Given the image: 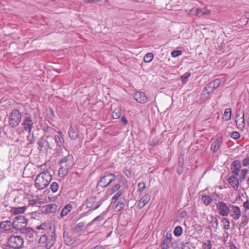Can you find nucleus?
<instances>
[{"label":"nucleus","instance_id":"f257e3e1","mask_svg":"<svg viewBox=\"0 0 249 249\" xmlns=\"http://www.w3.org/2000/svg\"><path fill=\"white\" fill-rule=\"evenodd\" d=\"M52 180V176L48 171H43L38 174L35 179V186L39 190L45 188Z\"/></svg>","mask_w":249,"mask_h":249},{"label":"nucleus","instance_id":"f03ea898","mask_svg":"<svg viewBox=\"0 0 249 249\" xmlns=\"http://www.w3.org/2000/svg\"><path fill=\"white\" fill-rule=\"evenodd\" d=\"M24 240L20 235H13L8 240L7 244L10 248L19 249L23 247Z\"/></svg>","mask_w":249,"mask_h":249},{"label":"nucleus","instance_id":"7ed1b4c3","mask_svg":"<svg viewBox=\"0 0 249 249\" xmlns=\"http://www.w3.org/2000/svg\"><path fill=\"white\" fill-rule=\"evenodd\" d=\"M27 223V220L24 216L18 215L13 219L12 227L16 230L21 231L26 227Z\"/></svg>","mask_w":249,"mask_h":249},{"label":"nucleus","instance_id":"20e7f679","mask_svg":"<svg viewBox=\"0 0 249 249\" xmlns=\"http://www.w3.org/2000/svg\"><path fill=\"white\" fill-rule=\"evenodd\" d=\"M21 115L18 110H13L9 117V124L14 127L17 126L20 122Z\"/></svg>","mask_w":249,"mask_h":249},{"label":"nucleus","instance_id":"39448f33","mask_svg":"<svg viewBox=\"0 0 249 249\" xmlns=\"http://www.w3.org/2000/svg\"><path fill=\"white\" fill-rule=\"evenodd\" d=\"M216 208L218 213L222 216H227L229 214L230 205L223 201L216 203Z\"/></svg>","mask_w":249,"mask_h":249},{"label":"nucleus","instance_id":"423d86ee","mask_svg":"<svg viewBox=\"0 0 249 249\" xmlns=\"http://www.w3.org/2000/svg\"><path fill=\"white\" fill-rule=\"evenodd\" d=\"M116 178V176L113 173H108L105 175L98 183V186L101 187L108 186Z\"/></svg>","mask_w":249,"mask_h":249},{"label":"nucleus","instance_id":"0eeeda50","mask_svg":"<svg viewBox=\"0 0 249 249\" xmlns=\"http://www.w3.org/2000/svg\"><path fill=\"white\" fill-rule=\"evenodd\" d=\"M229 214L234 220H237L241 216V211L240 208L236 205H230Z\"/></svg>","mask_w":249,"mask_h":249},{"label":"nucleus","instance_id":"6e6552de","mask_svg":"<svg viewBox=\"0 0 249 249\" xmlns=\"http://www.w3.org/2000/svg\"><path fill=\"white\" fill-rule=\"evenodd\" d=\"M244 117L245 113L244 112H238L236 115V124L237 127L241 130L243 129L245 126Z\"/></svg>","mask_w":249,"mask_h":249},{"label":"nucleus","instance_id":"1a4fd4ad","mask_svg":"<svg viewBox=\"0 0 249 249\" xmlns=\"http://www.w3.org/2000/svg\"><path fill=\"white\" fill-rule=\"evenodd\" d=\"M172 246V234L167 232L160 244L161 249H168Z\"/></svg>","mask_w":249,"mask_h":249},{"label":"nucleus","instance_id":"9d476101","mask_svg":"<svg viewBox=\"0 0 249 249\" xmlns=\"http://www.w3.org/2000/svg\"><path fill=\"white\" fill-rule=\"evenodd\" d=\"M73 166L72 163H69V164H66L61 165V167L58 170V175L60 177H64L66 176L69 170L72 168Z\"/></svg>","mask_w":249,"mask_h":249},{"label":"nucleus","instance_id":"9b49d317","mask_svg":"<svg viewBox=\"0 0 249 249\" xmlns=\"http://www.w3.org/2000/svg\"><path fill=\"white\" fill-rule=\"evenodd\" d=\"M26 231V238L29 242H34L37 241V233L32 229L27 228Z\"/></svg>","mask_w":249,"mask_h":249},{"label":"nucleus","instance_id":"f8f14e48","mask_svg":"<svg viewBox=\"0 0 249 249\" xmlns=\"http://www.w3.org/2000/svg\"><path fill=\"white\" fill-rule=\"evenodd\" d=\"M37 144L38 145V149L41 151H46L49 147V145L47 140L41 137L38 141Z\"/></svg>","mask_w":249,"mask_h":249},{"label":"nucleus","instance_id":"ddd939ff","mask_svg":"<svg viewBox=\"0 0 249 249\" xmlns=\"http://www.w3.org/2000/svg\"><path fill=\"white\" fill-rule=\"evenodd\" d=\"M241 165L240 161L234 160L231 163V170L232 172L236 176H238L240 174Z\"/></svg>","mask_w":249,"mask_h":249},{"label":"nucleus","instance_id":"4468645a","mask_svg":"<svg viewBox=\"0 0 249 249\" xmlns=\"http://www.w3.org/2000/svg\"><path fill=\"white\" fill-rule=\"evenodd\" d=\"M134 98L137 102L140 103H145L147 101L145 94L142 92H137L133 95Z\"/></svg>","mask_w":249,"mask_h":249},{"label":"nucleus","instance_id":"2eb2a0df","mask_svg":"<svg viewBox=\"0 0 249 249\" xmlns=\"http://www.w3.org/2000/svg\"><path fill=\"white\" fill-rule=\"evenodd\" d=\"M150 198V195L146 194L139 200V203L137 204V207L139 209L142 208L149 202Z\"/></svg>","mask_w":249,"mask_h":249},{"label":"nucleus","instance_id":"dca6fc26","mask_svg":"<svg viewBox=\"0 0 249 249\" xmlns=\"http://www.w3.org/2000/svg\"><path fill=\"white\" fill-rule=\"evenodd\" d=\"M12 223L9 221H2L0 223V228L5 232L11 231Z\"/></svg>","mask_w":249,"mask_h":249},{"label":"nucleus","instance_id":"f3484780","mask_svg":"<svg viewBox=\"0 0 249 249\" xmlns=\"http://www.w3.org/2000/svg\"><path fill=\"white\" fill-rule=\"evenodd\" d=\"M222 140L221 138H218L215 140L212 143L211 145V150L213 152H217L222 144Z\"/></svg>","mask_w":249,"mask_h":249},{"label":"nucleus","instance_id":"a211bd4d","mask_svg":"<svg viewBox=\"0 0 249 249\" xmlns=\"http://www.w3.org/2000/svg\"><path fill=\"white\" fill-rule=\"evenodd\" d=\"M25 130L30 133L32 129L33 123L30 118L27 117L23 123Z\"/></svg>","mask_w":249,"mask_h":249},{"label":"nucleus","instance_id":"6ab92c4d","mask_svg":"<svg viewBox=\"0 0 249 249\" xmlns=\"http://www.w3.org/2000/svg\"><path fill=\"white\" fill-rule=\"evenodd\" d=\"M58 135H55L54 137L55 143L59 147L63 145L64 139L63 138V134L61 131L58 132Z\"/></svg>","mask_w":249,"mask_h":249},{"label":"nucleus","instance_id":"aec40b11","mask_svg":"<svg viewBox=\"0 0 249 249\" xmlns=\"http://www.w3.org/2000/svg\"><path fill=\"white\" fill-rule=\"evenodd\" d=\"M229 184L235 189L237 190L239 187L238 179L236 177L231 176L228 179Z\"/></svg>","mask_w":249,"mask_h":249},{"label":"nucleus","instance_id":"412c9836","mask_svg":"<svg viewBox=\"0 0 249 249\" xmlns=\"http://www.w3.org/2000/svg\"><path fill=\"white\" fill-rule=\"evenodd\" d=\"M214 90L210 83L206 85L202 95H206V98H209V95Z\"/></svg>","mask_w":249,"mask_h":249},{"label":"nucleus","instance_id":"4be33fe9","mask_svg":"<svg viewBox=\"0 0 249 249\" xmlns=\"http://www.w3.org/2000/svg\"><path fill=\"white\" fill-rule=\"evenodd\" d=\"M56 240L55 234L54 233L52 234L50 237H48V240L46 244V248L50 249L53 245Z\"/></svg>","mask_w":249,"mask_h":249},{"label":"nucleus","instance_id":"5701e85b","mask_svg":"<svg viewBox=\"0 0 249 249\" xmlns=\"http://www.w3.org/2000/svg\"><path fill=\"white\" fill-rule=\"evenodd\" d=\"M63 238L66 244L68 246L71 245L75 242V239L72 238L68 233L64 232L63 234Z\"/></svg>","mask_w":249,"mask_h":249},{"label":"nucleus","instance_id":"b1692460","mask_svg":"<svg viewBox=\"0 0 249 249\" xmlns=\"http://www.w3.org/2000/svg\"><path fill=\"white\" fill-rule=\"evenodd\" d=\"M26 209V208L24 206L13 207L12 208V209L11 210V212L12 213L14 214L23 213L25 212Z\"/></svg>","mask_w":249,"mask_h":249},{"label":"nucleus","instance_id":"393cba45","mask_svg":"<svg viewBox=\"0 0 249 249\" xmlns=\"http://www.w3.org/2000/svg\"><path fill=\"white\" fill-rule=\"evenodd\" d=\"M69 137L71 139H76L78 135V132L76 128H73L72 126H71L68 131Z\"/></svg>","mask_w":249,"mask_h":249},{"label":"nucleus","instance_id":"a878e982","mask_svg":"<svg viewBox=\"0 0 249 249\" xmlns=\"http://www.w3.org/2000/svg\"><path fill=\"white\" fill-rule=\"evenodd\" d=\"M72 206L71 204H68L63 208L61 212V216L63 217L66 216L71 210Z\"/></svg>","mask_w":249,"mask_h":249},{"label":"nucleus","instance_id":"bb28decb","mask_svg":"<svg viewBox=\"0 0 249 249\" xmlns=\"http://www.w3.org/2000/svg\"><path fill=\"white\" fill-rule=\"evenodd\" d=\"M249 221V218L246 214H244L240 221L238 223L239 227L241 228H244L248 223Z\"/></svg>","mask_w":249,"mask_h":249},{"label":"nucleus","instance_id":"cd10ccee","mask_svg":"<svg viewBox=\"0 0 249 249\" xmlns=\"http://www.w3.org/2000/svg\"><path fill=\"white\" fill-rule=\"evenodd\" d=\"M57 208V206L56 204H49L45 206V211L47 213H53L56 211Z\"/></svg>","mask_w":249,"mask_h":249},{"label":"nucleus","instance_id":"c85d7f7f","mask_svg":"<svg viewBox=\"0 0 249 249\" xmlns=\"http://www.w3.org/2000/svg\"><path fill=\"white\" fill-rule=\"evenodd\" d=\"M72 157L71 155H68L63 158L59 162L60 165H63L66 164H69V163H72Z\"/></svg>","mask_w":249,"mask_h":249},{"label":"nucleus","instance_id":"c756f323","mask_svg":"<svg viewBox=\"0 0 249 249\" xmlns=\"http://www.w3.org/2000/svg\"><path fill=\"white\" fill-rule=\"evenodd\" d=\"M211 13V11L207 9L206 8H199L198 10V17L203 16H210Z\"/></svg>","mask_w":249,"mask_h":249},{"label":"nucleus","instance_id":"7c9ffc66","mask_svg":"<svg viewBox=\"0 0 249 249\" xmlns=\"http://www.w3.org/2000/svg\"><path fill=\"white\" fill-rule=\"evenodd\" d=\"M202 200L204 205L206 206H208L212 202L213 199L210 196L204 195L202 197Z\"/></svg>","mask_w":249,"mask_h":249},{"label":"nucleus","instance_id":"2f4dec72","mask_svg":"<svg viewBox=\"0 0 249 249\" xmlns=\"http://www.w3.org/2000/svg\"><path fill=\"white\" fill-rule=\"evenodd\" d=\"M125 200L122 201H120L118 202L117 204L115 207V212H120L125 207Z\"/></svg>","mask_w":249,"mask_h":249},{"label":"nucleus","instance_id":"473e14b6","mask_svg":"<svg viewBox=\"0 0 249 249\" xmlns=\"http://www.w3.org/2000/svg\"><path fill=\"white\" fill-rule=\"evenodd\" d=\"M85 226V223L83 222H80L78 223L73 229V231L75 232H79L83 229Z\"/></svg>","mask_w":249,"mask_h":249},{"label":"nucleus","instance_id":"72a5a7b5","mask_svg":"<svg viewBox=\"0 0 249 249\" xmlns=\"http://www.w3.org/2000/svg\"><path fill=\"white\" fill-rule=\"evenodd\" d=\"M223 229L225 230H228L230 228V223L229 220L226 218H224L222 220Z\"/></svg>","mask_w":249,"mask_h":249},{"label":"nucleus","instance_id":"f704fd0d","mask_svg":"<svg viewBox=\"0 0 249 249\" xmlns=\"http://www.w3.org/2000/svg\"><path fill=\"white\" fill-rule=\"evenodd\" d=\"M153 58V54L151 53H147L143 57V60L146 63L150 62Z\"/></svg>","mask_w":249,"mask_h":249},{"label":"nucleus","instance_id":"c9c22d12","mask_svg":"<svg viewBox=\"0 0 249 249\" xmlns=\"http://www.w3.org/2000/svg\"><path fill=\"white\" fill-rule=\"evenodd\" d=\"M59 188V185L56 182H53L50 186V189L53 193H56Z\"/></svg>","mask_w":249,"mask_h":249},{"label":"nucleus","instance_id":"e433bc0d","mask_svg":"<svg viewBox=\"0 0 249 249\" xmlns=\"http://www.w3.org/2000/svg\"><path fill=\"white\" fill-rule=\"evenodd\" d=\"M182 233V229L180 226L176 227L174 231V235L177 236H179Z\"/></svg>","mask_w":249,"mask_h":249},{"label":"nucleus","instance_id":"4c0bfd02","mask_svg":"<svg viewBox=\"0 0 249 249\" xmlns=\"http://www.w3.org/2000/svg\"><path fill=\"white\" fill-rule=\"evenodd\" d=\"M231 110H225V111L223 116V119L225 121H229L231 118Z\"/></svg>","mask_w":249,"mask_h":249},{"label":"nucleus","instance_id":"58836bf2","mask_svg":"<svg viewBox=\"0 0 249 249\" xmlns=\"http://www.w3.org/2000/svg\"><path fill=\"white\" fill-rule=\"evenodd\" d=\"M146 188V184L144 182H140L138 185V192H142Z\"/></svg>","mask_w":249,"mask_h":249},{"label":"nucleus","instance_id":"ea45409f","mask_svg":"<svg viewBox=\"0 0 249 249\" xmlns=\"http://www.w3.org/2000/svg\"><path fill=\"white\" fill-rule=\"evenodd\" d=\"M191 73L189 72H187L181 76L180 78L183 83L185 84L187 82V79L190 76Z\"/></svg>","mask_w":249,"mask_h":249},{"label":"nucleus","instance_id":"a19ab883","mask_svg":"<svg viewBox=\"0 0 249 249\" xmlns=\"http://www.w3.org/2000/svg\"><path fill=\"white\" fill-rule=\"evenodd\" d=\"M211 85L213 87V89H214L218 87L221 83V81L219 79H216L213 81L210 82Z\"/></svg>","mask_w":249,"mask_h":249},{"label":"nucleus","instance_id":"79ce46f5","mask_svg":"<svg viewBox=\"0 0 249 249\" xmlns=\"http://www.w3.org/2000/svg\"><path fill=\"white\" fill-rule=\"evenodd\" d=\"M122 194V191L120 190L111 199V203L115 202Z\"/></svg>","mask_w":249,"mask_h":249},{"label":"nucleus","instance_id":"37998d69","mask_svg":"<svg viewBox=\"0 0 249 249\" xmlns=\"http://www.w3.org/2000/svg\"><path fill=\"white\" fill-rule=\"evenodd\" d=\"M95 201V199L94 198H89L87 199V202H86V206L88 208H91L93 205V203Z\"/></svg>","mask_w":249,"mask_h":249},{"label":"nucleus","instance_id":"c03bdc74","mask_svg":"<svg viewBox=\"0 0 249 249\" xmlns=\"http://www.w3.org/2000/svg\"><path fill=\"white\" fill-rule=\"evenodd\" d=\"M249 171L246 168H244V169H242L241 170H240V176L243 179H244L246 178L247 175L249 174Z\"/></svg>","mask_w":249,"mask_h":249},{"label":"nucleus","instance_id":"a18cd8bd","mask_svg":"<svg viewBox=\"0 0 249 249\" xmlns=\"http://www.w3.org/2000/svg\"><path fill=\"white\" fill-rule=\"evenodd\" d=\"M212 244L210 240H207L204 243L202 246V249H211Z\"/></svg>","mask_w":249,"mask_h":249},{"label":"nucleus","instance_id":"49530a36","mask_svg":"<svg viewBox=\"0 0 249 249\" xmlns=\"http://www.w3.org/2000/svg\"><path fill=\"white\" fill-rule=\"evenodd\" d=\"M112 118L114 119L119 118L121 116V110H114L112 114Z\"/></svg>","mask_w":249,"mask_h":249},{"label":"nucleus","instance_id":"de8ad7c7","mask_svg":"<svg viewBox=\"0 0 249 249\" xmlns=\"http://www.w3.org/2000/svg\"><path fill=\"white\" fill-rule=\"evenodd\" d=\"M48 236L46 234L42 235L38 240V243L40 244L44 243L48 240Z\"/></svg>","mask_w":249,"mask_h":249},{"label":"nucleus","instance_id":"09e8293b","mask_svg":"<svg viewBox=\"0 0 249 249\" xmlns=\"http://www.w3.org/2000/svg\"><path fill=\"white\" fill-rule=\"evenodd\" d=\"M121 188V185L119 183L115 184L112 188L111 195L118 191Z\"/></svg>","mask_w":249,"mask_h":249},{"label":"nucleus","instance_id":"8fccbe9b","mask_svg":"<svg viewBox=\"0 0 249 249\" xmlns=\"http://www.w3.org/2000/svg\"><path fill=\"white\" fill-rule=\"evenodd\" d=\"M243 206L245 212L249 211V199H247L246 201L244 202Z\"/></svg>","mask_w":249,"mask_h":249},{"label":"nucleus","instance_id":"3c124183","mask_svg":"<svg viewBox=\"0 0 249 249\" xmlns=\"http://www.w3.org/2000/svg\"><path fill=\"white\" fill-rule=\"evenodd\" d=\"M181 53L182 52L180 50L174 51L171 53V55L173 57H177L180 55Z\"/></svg>","mask_w":249,"mask_h":249},{"label":"nucleus","instance_id":"603ef678","mask_svg":"<svg viewBox=\"0 0 249 249\" xmlns=\"http://www.w3.org/2000/svg\"><path fill=\"white\" fill-rule=\"evenodd\" d=\"M101 218V216L100 215H99L98 216H97L96 217H95L93 220H92L90 223H88L87 226H86V228L87 229H88L89 227H90L93 223L95 221H98V220H100V219Z\"/></svg>","mask_w":249,"mask_h":249},{"label":"nucleus","instance_id":"864d4df0","mask_svg":"<svg viewBox=\"0 0 249 249\" xmlns=\"http://www.w3.org/2000/svg\"><path fill=\"white\" fill-rule=\"evenodd\" d=\"M242 163V165L245 167L249 166V156L243 160Z\"/></svg>","mask_w":249,"mask_h":249},{"label":"nucleus","instance_id":"5fc2aeb1","mask_svg":"<svg viewBox=\"0 0 249 249\" xmlns=\"http://www.w3.org/2000/svg\"><path fill=\"white\" fill-rule=\"evenodd\" d=\"M231 136L232 138L236 140L240 138V135L239 132L234 131L231 134Z\"/></svg>","mask_w":249,"mask_h":249},{"label":"nucleus","instance_id":"6e6d98bb","mask_svg":"<svg viewBox=\"0 0 249 249\" xmlns=\"http://www.w3.org/2000/svg\"><path fill=\"white\" fill-rule=\"evenodd\" d=\"M199 8H193L190 10V14L193 15H197L198 16Z\"/></svg>","mask_w":249,"mask_h":249},{"label":"nucleus","instance_id":"4d7b16f0","mask_svg":"<svg viewBox=\"0 0 249 249\" xmlns=\"http://www.w3.org/2000/svg\"><path fill=\"white\" fill-rule=\"evenodd\" d=\"M38 203V200L37 199H33L30 200L29 201V205L33 206Z\"/></svg>","mask_w":249,"mask_h":249},{"label":"nucleus","instance_id":"13d9d810","mask_svg":"<svg viewBox=\"0 0 249 249\" xmlns=\"http://www.w3.org/2000/svg\"><path fill=\"white\" fill-rule=\"evenodd\" d=\"M121 121H122V123H123L124 125H126L127 123V121L126 119L124 116H123L121 118Z\"/></svg>","mask_w":249,"mask_h":249},{"label":"nucleus","instance_id":"bf43d9fd","mask_svg":"<svg viewBox=\"0 0 249 249\" xmlns=\"http://www.w3.org/2000/svg\"><path fill=\"white\" fill-rule=\"evenodd\" d=\"M44 227H45V224H41L40 225H39V226H37V227H36V229H37V230H43V229H44Z\"/></svg>","mask_w":249,"mask_h":249},{"label":"nucleus","instance_id":"052dcab7","mask_svg":"<svg viewBox=\"0 0 249 249\" xmlns=\"http://www.w3.org/2000/svg\"><path fill=\"white\" fill-rule=\"evenodd\" d=\"M101 202H98L97 205H96L93 208V210H96V209H97L98 208H99V207L101 206Z\"/></svg>","mask_w":249,"mask_h":249},{"label":"nucleus","instance_id":"680f3d73","mask_svg":"<svg viewBox=\"0 0 249 249\" xmlns=\"http://www.w3.org/2000/svg\"><path fill=\"white\" fill-rule=\"evenodd\" d=\"M93 249H104V248L102 246H97Z\"/></svg>","mask_w":249,"mask_h":249},{"label":"nucleus","instance_id":"e2e57ef3","mask_svg":"<svg viewBox=\"0 0 249 249\" xmlns=\"http://www.w3.org/2000/svg\"><path fill=\"white\" fill-rule=\"evenodd\" d=\"M230 249H238L236 247L233 245V244H231V246H230Z\"/></svg>","mask_w":249,"mask_h":249},{"label":"nucleus","instance_id":"0e129e2a","mask_svg":"<svg viewBox=\"0 0 249 249\" xmlns=\"http://www.w3.org/2000/svg\"><path fill=\"white\" fill-rule=\"evenodd\" d=\"M246 184H247L248 187L249 188V177L247 179Z\"/></svg>","mask_w":249,"mask_h":249},{"label":"nucleus","instance_id":"69168bd1","mask_svg":"<svg viewBox=\"0 0 249 249\" xmlns=\"http://www.w3.org/2000/svg\"><path fill=\"white\" fill-rule=\"evenodd\" d=\"M48 131H50L51 133H53V129L52 128H47Z\"/></svg>","mask_w":249,"mask_h":249},{"label":"nucleus","instance_id":"338daca9","mask_svg":"<svg viewBox=\"0 0 249 249\" xmlns=\"http://www.w3.org/2000/svg\"><path fill=\"white\" fill-rule=\"evenodd\" d=\"M178 174H179V175H180V174H181L182 173V170H180V169H178Z\"/></svg>","mask_w":249,"mask_h":249},{"label":"nucleus","instance_id":"774afa93","mask_svg":"<svg viewBox=\"0 0 249 249\" xmlns=\"http://www.w3.org/2000/svg\"><path fill=\"white\" fill-rule=\"evenodd\" d=\"M247 18L249 20V14L248 15H247Z\"/></svg>","mask_w":249,"mask_h":249}]
</instances>
